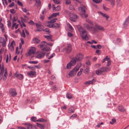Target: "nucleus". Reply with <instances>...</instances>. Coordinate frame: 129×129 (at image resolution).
Instances as JSON below:
<instances>
[{
  "mask_svg": "<svg viewBox=\"0 0 129 129\" xmlns=\"http://www.w3.org/2000/svg\"><path fill=\"white\" fill-rule=\"evenodd\" d=\"M35 24H36V26L37 27V28L43 27V26L41 24H39L36 23H35Z\"/></svg>",
  "mask_w": 129,
  "mask_h": 129,
  "instance_id": "nucleus-38",
  "label": "nucleus"
},
{
  "mask_svg": "<svg viewBox=\"0 0 129 129\" xmlns=\"http://www.w3.org/2000/svg\"><path fill=\"white\" fill-rule=\"evenodd\" d=\"M92 28H93L94 33H95L97 31V29L96 28H95L94 27H93Z\"/></svg>",
  "mask_w": 129,
  "mask_h": 129,
  "instance_id": "nucleus-60",
  "label": "nucleus"
},
{
  "mask_svg": "<svg viewBox=\"0 0 129 129\" xmlns=\"http://www.w3.org/2000/svg\"><path fill=\"white\" fill-rule=\"evenodd\" d=\"M16 23H13L12 26L11 27V29H14V27L16 25Z\"/></svg>",
  "mask_w": 129,
  "mask_h": 129,
  "instance_id": "nucleus-53",
  "label": "nucleus"
},
{
  "mask_svg": "<svg viewBox=\"0 0 129 129\" xmlns=\"http://www.w3.org/2000/svg\"><path fill=\"white\" fill-rule=\"evenodd\" d=\"M27 74L28 75H29L30 77H32L36 75V72L35 71H31L28 72Z\"/></svg>",
  "mask_w": 129,
  "mask_h": 129,
  "instance_id": "nucleus-13",
  "label": "nucleus"
},
{
  "mask_svg": "<svg viewBox=\"0 0 129 129\" xmlns=\"http://www.w3.org/2000/svg\"><path fill=\"white\" fill-rule=\"evenodd\" d=\"M68 26L69 27V28L71 29V31H73V29L72 26L70 24H69V26Z\"/></svg>",
  "mask_w": 129,
  "mask_h": 129,
  "instance_id": "nucleus-55",
  "label": "nucleus"
},
{
  "mask_svg": "<svg viewBox=\"0 0 129 129\" xmlns=\"http://www.w3.org/2000/svg\"><path fill=\"white\" fill-rule=\"evenodd\" d=\"M76 60L75 59V58L73 57L72 58V60H71L70 62L71 64L73 66L76 63Z\"/></svg>",
  "mask_w": 129,
  "mask_h": 129,
  "instance_id": "nucleus-16",
  "label": "nucleus"
},
{
  "mask_svg": "<svg viewBox=\"0 0 129 129\" xmlns=\"http://www.w3.org/2000/svg\"><path fill=\"white\" fill-rule=\"evenodd\" d=\"M49 35L44 36V37L47 39L49 41H50V40L53 38L52 36L50 34H48Z\"/></svg>",
  "mask_w": 129,
  "mask_h": 129,
  "instance_id": "nucleus-19",
  "label": "nucleus"
},
{
  "mask_svg": "<svg viewBox=\"0 0 129 129\" xmlns=\"http://www.w3.org/2000/svg\"><path fill=\"white\" fill-rule=\"evenodd\" d=\"M53 27L55 28H56L57 27H59V24L57 23H55L54 24H53Z\"/></svg>",
  "mask_w": 129,
  "mask_h": 129,
  "instance_id": "nucleus-30",
  "label": "nucleus"
},
{
  "mask_svg": "<svg viewBox=\"0 0 129 129\" xmlns=\"http://www.w3.org/2000/svg\"><path fill=\"white\" fill-rule=\"evenodd\" d=\"M24 124L28 129H37L36 126L30 123H25Z\"/></svg>",
  "mask_w": 129,
  "mask_h": 129,
  "instance_id": "nucleus-7",
  "label": "nucleus"
},
{
  "mask_svg": "<svg viewBox=\"0 0 129 129\" xmlns=\"http://www.w3.org/2000/svg\"><path fill=\"white\" fill-rule=\"evenodd\" d=\"M54 3L57 4H59L60 3L59 0H55V1H54Z\"/></svg>",
  "mask_w": 129,
  "mask_h": 129,
  "instance_id": "nucleus-62",
  "label": "nucleus"
},
{
  "mask_svg": "<svg viewBox=\"0 0 129 129\" xmlns=\"http://www.w3.org/2000/svg\"><path fill=\"white\" fill-rule=\"evenodd\" d=\"M17 21V19H16V17L15 16H14L13 18V23H14V22L16 21Z\"/></svg>",
  "mask_w": 129,
  "mask_h": 129,
  "instance_id": "nucleus-61",
  "label": "nucleus"
},
{
  "mask_svg": "<svg viewBox=\"0 0 129 129\" xmlns=\"http://www.w3.org/2000/svg\"><path fill=\"white\" fill-rule=\"evenodd\" d=\"M41 122H45L47 121V120L43 118H41Z\"/></svg>",
  "mask_w": 129,
  "mask_h": 129,
  "instance_id": "nucleus-54",
  "label": "nucleus"
},
{
  "mask_svg": "<svg viewBox=\"0 0 129 129\" xmlns=\"http://www.w3.org/2000/svg\"><path fill=\"white\" fill-rule=\"evenodd\" d=\"M89 71V68H87V67L86 69L84 70L83 71L84 72V73H88Z\"/></svg>",
  "mask_w": 129,
  "mask_h": 129,
  "instance_id": "nucleus-49",
  "label": "nucleus"
},
{
  "mask_svg": "<svg viewBox=\"0 0 129 129\" xmlns=\"http://www.w3.org/2000/svg\"><path fill=\"white\" fill-rule=\"evenodd\" d=\"M101 51L99 50H97L95 51V53L98 55H100L101 53Z\"/></svg>",
  "mask_w": 129,
  "mask_h": 129,
  "instance_id": "nucleus-43",
  "label": "nucleus"
},
{
  "mask_svg": "<svg viewBox=\"0 0 129 129\" xmlns=\"http://www.w3.org/2000/svg\"><path fill=\"white\" fill-rule=\"evenodd\" d=\"M85 26L86 27L87 29L89 30H90L93 27L90 26L88 24H85Z\"/></svg>",
  "mask_w": 129,
  "mask_h": 129,
  "instance_id": "nucleus-23",
  "label": "nucleus"
},
{
  "mask_svg": "<svg viewBox=\"0 0 129 129\" xmlns=\"http://www.w3.org/2000/svg\"><path fill=\"white\" fill-rule=\"evenodd\" d=\"M93 1L96 3H99L102 2V0H92Z\"/></svg>",
  "mask_w": 129,
  "mask_h": 129,
  "instance_id": "nucleus-37",
  "label": "nucleus"
},
{
  "mask_svg": "<svg viewBox=\"0 0 129 129\" xmlns=\"http://www.w3.org/2000/svg\"><path fill=\"white\" fill-rule=\"evenodd\" d=\"M21 9L24 12H25V13H27L26 11L27 10L25 8H22Z\"/></svg>",
  "mask_w": 129,
  "mask_h": 129,
  "instance_id": "nucleus-57",
  "label": "nucleus"
},
{
  "mask_svg": "<svg viewBox=\"0 0 129 129\" xmlns=\"http://www.w3.org/2000/svg\"><path fill=\"white\" fill-rule=\"evenodd\" d=\"M37 126L38 127H40L41 129H44L45 127V125H43L42 124L38 123H37Z\"/></svg>",
  "mask_w": 129,
  "mask_h": 129,
  "instance_id": "nucleus-22",
  "label": "nucleus"
},
{
  "mask_svg": "<svg viewBox=\"0 0 129 129\" xmlns=\"http://www.w3.org/2000/svg\"><path fill=\"white\" fill-rule=\"evenodd\" d=\"M103 7L104 9L106 11H107L109 9L108 8L106 7L104 5H103Z\"/></svg>",
  "mask_w": 129,
  "mask_h": 129,
  "instance_id": "nucleus-58",
  "label": "nucleus"
},
{
  "mask_svg": "<svg viewBox=\"0 0 129 129\" xmlns=\"http://www.w3.org/2000/svg\"><path fill=\"white\" fill-rule=\"evenodd\" d=\"M45 47L42 48V50H45L46 51H48L51 50V49H50V47H47V46Z\"/></svg>",
  "mask_w": 129,
  "mask_h": 129,
  "instance_id": "nucleus-24",
  "label": "nucleus"
},
{
  "mask_svg": "<svg viewBox=\"0 0 129 129\" xmlns=\"http://www.w3.org/2000/svg\"><path fill=\"white\" fill-rule=\"evenodd\" d=\"M8 27H11V22L10 20H9L8 21Z\"/></svg>",
  "mask_w": 129,
  "mask_h": 129,
  "instance_id": "nucleus-50",
  "label": "nucleus"
},
{
  "mask_svg": "<svg viewBox=\"0 0 129 129\" xmlns=\"http://www.w3.org/2000/svg\"><path fill=\"white\" fill-rule=\"evenodd\" d=\"M110 4L113 5H114V0H110Z\"/></svg>",
  "mask_w": 129,
  "mask_h": 129,
  "instance_id": "nucleus-47",
  "label": "nucleus"
},
{
  "mask_svg": "<svg viewBox=\"0 0 129 129\" xmlns=\"http://www.w3.org/2000/svg\"><path fill=\"white\" fill-rule=\"evenodd\" d=\"M36 51V49L35 47H32V48L30 49L28 52L29 55H30L31 54L35 53Z\"/></svg>",
  "mask_w": 129,
  "mask_h": 129,
  "instance_id": "nucleus-11",
  "label": "nucleus"
},
{
  "mask_svg": "<svg viewBox=\"0 0 129 129\" xmlns=\"http://www.w3.org/2000/svg\"><path fill=\"white\" fill-rule=\"evenodd\" d=\"M129 21V16L126 18L125 20L124 21L123 23V26L124 27H126Z\"/></svg>",
  "mask_w": 129,
  "mask_h": 129,
  "instance_id": "nucleus-12",
  "label": "nucleus"
},
{
  "mask_svg": "<svg viewBox=\"0 0 129 129\" xmlns=\"http://www.w3.org/2000/svg\"><path fill=\"white\" fill-rule=\"evenodd\" d=\"M28 63L30 64H36L38 62L37 61H29Z\"/></svg>",
  "mask_w": 129,
  "mask_h": 129,
  "instance_id": "nucleus-32",
  "label": "nucleus"
},
{
  "mask_svg": "<svg viewBox=\"0 0 129 129\" xmlns=\"http://www.w3.org/2000/svg\"><path fill=\"white\" fill-rule=\"evenodd\" d=\"M4 38L3 37L0 38V43H2L5 41Z\"/></svg>",
  "mask_w": 129,
  "mask_h": 129,
  "instance_id": "nucleus-41",
  "label": "nucleus"
},
{
  "mask_svg": "<svg viewBox=\"0 0 129 129\" xmlns=\"http://www.w3.org/2000/svg\"><path fill=\"white\" fill-rule=\"evenodd\" d=\"M110 70V68L105 67H102L97 70L96 71V73L98 75H100L101 74L105 72H107Z\"/></svg>",
  "mask_w": 129,
  "mask_h": 129,
  "instance_id": "nucleus-2",
  "label": "nucleus"
},
{
  "mask_svg": "<svg viewBox=\"0 0 129 129\" xmlns=\"http://www.w3.org/2000/svg\"><path fill=\"white\" fill-rule=\"evenodd\" d=\"M64 51H65L67 54L70 53L72 50L71 45L70 44H68L67 46L63 49Z\"/></svg>",
  "mask_w": 129,
  "mask_h": 129,
  "instance_id": "nucleus-5",
  "label": "nucleus"
},
{
  "mask_svg": "<svg viewBox=\"0 0 129 129\" xmlns=\"http://www.w3.org/2000/svg\"><path fill=\"white\" fill-rule=\"evenodd\" d=\"M2 44V46L3 47H5L6 46V43L5 41L4 42H3Z\"/></svg>",
  "mask_w": 129,
  "mask_h": 129,
  "instance_id": "nucleus-59",
  "label": "nucleus"
},
{
  "mask_svg": "<svg viewBox=\"0 0 129 129\" xmlns=\"http://www.w3.org/2000/svg\"><path fill=\"white\" fill-rule=\"evenodd\" d=\"M121 41L120 39L118 38L117 40L116 41V43L119 44H121Z\"/></svg>",
  "mask_w": 129,
  "mask_h": 129,
  "instance_id": "nucleus-29",
  "label": "nucleus"
},
{
  "mask_svg": "<svg viewBox=\"0 0 129 129\" xmlns=\"http://www.w3.org/2000/svg\"><path fill=\"white\" fill-rule=\"evenodd\" d=\"M95 26L96 29H99L101 31H103L105 30V29L102 26H100L97 24H96Z\"/></svg>",
  "mask_w": 129,
  "mask_h": 129,
  "instance_id": "nucleus-10",
  "label": "nucleus"
},
{
  "mask_svg": "<svg viewBox=\"0 0 129 129\" xmlns=\"http://www.w3.org/2000/svg\"><path fill=\"white\" fill-rule=\"evenodd\" d=\"M65 3L66 5H69L70 4L71 2L70 0H65Z\"/></svg>",
  "mask_w": 129,
  "mask_h": 129,
  "instance_id": "nucleus-36",
  "label": "nucleus"
},
{
  "mask_svg": "<svg viewBox=\"0 0 129 129\" xmlns=\"http://www.w3.org/2000/svg\"><path fill=\"white\" fill-rule=\"evenodd\" d=\"M16 77L20 80H21L23 78V75L20 74H17L16 75Z\"/></svg>",
  "mask_w": 129,
  "mask_h": 129,
  "instance_id": "nucleus-20",
  "label": "nucleus"
},
{
  "mask_svg": "<svg viewBox=\"0 0 129 129\" xmlns=\"http://www.w3.org/2000/svg\"><path fill=\"white\" fill-rule=\"evenodd\" d=\"M78 17L77 16L76 14H73L72 16H71L70 17V19L74 22L76 21V20Z\"/></svg>",
  "mask_w": 129,
  "mask_h": 129,
  "instance_id": "nucleus-9",
  "label": "nucleus"
},
{
  "mask_svg": "<svg viewBox=\"0 0 129 129\" xmlns=\"http://www.w3.org/2000/svg\"><path fill=\"white\" fill-rule=\"evenodd\" d=\"M69 9L71 10H73L74 9V7L72 5H70L69 6Z\"/></svg>",
  "mask_w": 129,
  "mask_h": 129,
  "instance_id": "nucleus-44",
  "label": "nucleus"
},
{
  "mask_svg": "<svg viewBox=\"0 0 129 129\" xmlns=\"http://www.w3.org/2000/svg\"><path fill=\"white\" fill-rule=\"evenodd\" d=\"M81 10L82 12H84V13H82V17H84L85 18L87 17L88 16V15L87 14L85 13L86 12L85 9L83 8L82 7L81 8Z\"/></svg>",
  "mask_w": 129,
  "mask_h": 129,
  "instance_id": "nucleus-14",
  "label": "nucleus"
},
{
  "mask_svg": "<svg viewBox=\"0 0 129 129\" xmlns=\"http://www.w3.org/2000/svg\"><path fill=\"white\" fill-rule=\"evenodd\" d=\"M80 67L79 66H76L72 71H70L68 75L70 77H73L76 74L77 72L79 70Z\"/></svg>",
  "mask_w": 129,
  "mask_h": 129,
  "instance_id": "nucleus-3",
  "label": "nucleus"
},
{
  "mask_svg": "<svg viewBox=\"0 0 129 129\" xmlns=\"http://www.w3.org/2000/svg\"><path fill=\"white\" fill-rule=\"evenodd\" d=\"M21 35L24 38H25V34L23 29L22 30V33L21 34Z\"/></svg>",
  "mask_w": 129,
  "mask_h": 129,
  "instance_id": "nucleus-35",
  "label": "nucleus"
},
{
  "mask_svg": "<svg viewBox=\"0 0 129 129\" xmlns=\"http://www.w3.org/2000/svg\"><path fill=\"white\" fill-rule=\"evenodd\" d=\"M74 112V109L73 108H70L69 110V113H73Z\"/></svg>",
  "mask_w": 129,
  "mask_h": 129,
  "instance_id": "nucleus-31",
  "label": "nucleus"
},
{
  "mask_svg": "<svg viewBox=\"0 0 129 129\" xmlns=\"http://www.w3.org/2000/svg\"><path fill=\"white\" fill-rule=\"evenodd\" d=\"M55 78V77L53 75L51 76L50 77V79L52 80H53Z\"/></svg>",
  "mask_w": 129,
  "mask_h": 129,
  "instance_id": "nucleus-64",
  "label": "nucleus"
},
{
  "mask_svg": "<svg viewBox=\"0 0 129 129\" xmlns=\"http://www.w3.org/2000/svg\"><path fill=\"white\" fill-rule=\"evenodd\" d=\"M10 49L12 51L14 50V46H10Z\"/></svg>",
  "mask_w": 129,
  "mask_h": 129,
  "instance_id": "nucleus-63",
  "label": "nucleus"
},
{
  "mask_svg": "<svg viewBox=\"0 0 129 129\" xmlns=\"http://www.w3.org/2000/svg\"><path fill=\"white\" fill-rule=\"evenodd\" d=\"M118 110L121 112H124L125 111L124 107L122 106H119L118 108Z\"/></svg>",
  "mask_w": 129,
  "mask_h": 129,
  "instance_id": "nucleus-25",
  "label": "nucleus"
},
{
  "mask_svg": "<svg viewBox=\"0 0 129 129\" xmlns=\"http://www.w3.org/2000/svg\"><path fill=\"white\" fill-rule=\"evenodd\" d=\"M14 5V3L13 2H12L11 4L9 6V7H12Z\"/></svg>",
  "mask_w": 129,
  "mask_h": 129,
  "instance_id": "nucleus-51",
  "label": "nucleus"
},
{
  "mask_svg": "<svg viewBox=\"0 0 129 129\" xmlns=\"http://www.w3.org/2000/svg\"><path fill=\"white\" fill-rule=\"evenodd\" d=\"M59 15V13H54L52 14V16H53V17H56L57 15Z\"/></svg>",
  "mask_w": 129,
  "mask_h": 129,
  "instance_id": "nucleus-40",
  "label": "nucleus"
},
{
  "mask_svg": "<svg viewBox=\"0 0 129 129\" xmlns=\"http://www.w3.org/2000/svg\"><path fill=\"white\" fill-rule=\"evenodd\" d=\"M67 34L69 37H71L73 35V34L70 32H68Z\"/></svg>",
  "mask_w": 129,
  "mask_h": 129,
  "instance_id": "nucleus-48",
  "label": "nucleus"
},
{
  "mask_svg": "<svg viewBox=\"0 0 129 129\" xmlns=\"http://www.w3.org/2000/svg\"><path fill=\"white\" fill-rule=\"evenodd\" d=\"M67 98L69 99H70L72 98V96L70 93H67L66 95Z\"/></svg>",
  "mask_w": 129,
  "mask_h": 129,
  "instance_id": "nucleus-28",
  "label": "nucleus"
},
{
  "mask_svg": "<svg viewBox=\"0 0 129 129\" xmlns=\"http://www.w3.org/2000/svg\"><path fill=\"white\" fill-rule=\"evenodd\" d=\"M54 5H53V9L54 12L58 11L60 10V6H57L56 7H54Z\"/></svg>",
  "mask_w": 129,
  "mask_h": 129,
  "instance_id": "nucleus-15",
  "label": "nucleus"
},
{
  "mask_svg": "<svg viewBox=\"0 0 129 129\" xmlns=\"http://www.w3.org/2000/svg\"><path fill=\"white\" fill-rule=\"evenodd\" d=\"M83 57L84 56L83 55L79 52L76 54L75 58L77 61H79L82 60Z\"/></svg>",
  "mask_w": 129,
  "mask_h": 129,
  "instance_id": "nucleus-4",
  "label": "nucleus"
},
{
  "mask_svg": "<svg viewBox=\"0 0 129 129\" xmlns=\"http://www.w3.org/2000/svg\"><path fill=\"white\" fill-rule=\"evenodd\" d=\"M8 76V73H6V72H5V73L4 75V76H3V80L5 81L7 79V77Z\"/></svg>",
  "mask_w": 129,
  "mask_h": 129,
  "instance_id": "nucleus-26",
  "label": "nucleus"
},
{
  "mask_svg": "<svg viewBox=\"0 0 129 129\" xmlns=\"http://www.w3.org/2000/svg\"><path fill=\"white\" fill-rule=\"evenodd\" d=\"M45 53L44 52H42L40 54H38L36 56V58H40L43 57L45 55Z\"/></svg>",
  "mask_w": 129,
  "mask_h": 129,
  "instance_id": "nucleus-18",
  "label": "nucleus"
},
{
  "mask_svg": "<svg viewBox=\"0 0 129 129\" xmlns=\"http://www.w3.org/2000/svg\"><path fill=\"white\" fill-rule=\"evenodd\" d=\"M42 30L43 31L49 33H50L51 32V31L49 30V29L48 28H46L45 29H42Z\"/></svg>",
  "mask_w": 129,
  "mask_h": 129,
  "instance_id": "nucleus-34",
  "label": "nucleus"
},
{
  "mask_svg": "<svg viewBox=\"0 0 129 129\" xmlns=\"http://www.w3.org/2000/svg\"><path fill=\"white\" fill-rule=\"evenodd\" d=\"M106 61H107V64L106 66L107 67H108L111 64V62L110 58L108 57L107 56H106L103 59L102 61V63H104Z\"/></svg>",
  "mask_w": 129,
  "mask_h": 129,
  "instance_id": "nucleus-6",
  "label": "nucleus"
},
{
  "mask_svg": "<svg viewBox=\"0 0 129 129\" xmlns=\"http://www.w3.org/2000/svg\"><path fill=\"white\" fill-rule=\"evenodd\" d=\"M10 11V12L13 14H14L16 12L15 10L14 9H11Z\"/></svg>",
  "mask_w": 129,
  "mask_h": 129,
  "instance_id": "nucleus-42",
  "label": "nucleus"
},
{
  "mask_svg": "<svg viewBox=\"0 0 129 129\" xmlns=\"http://www.w3.org/2000/svg\"><path fill=\"white\" fill-rule=\"evenodd\" d=\"M17 3L18 4L19 6H23V4L21 2L19 1H18L17 2Z\"/></svg>",
  "mask_w": 129,
  "mask_h": 129,
  "instance_id": "nucleus-46",
  "label": "nucleus"
},
{
  "mask_svg": "<svg viewBox=\"0 0 129 129\" xmlns=\"http://www.w3.org/2000/svg\"><path fill=\"white\" fill-rule=\"evenodd\" d=\"M33 41L34 43L38 44L40 42V40L37 38H35L33 39Z\"/></svg>",
  "mask_w": 129,
  "mask_h": 129,
  "instance_id": "nucleus-17",
  "label": "nucleus"
},
{
  "mask_svg": "<svg viewBox=\"0 0 129 129\" xmlns=\"http://www.w3.org/2000/svg\"><path fill=\"white\" fill-rule=\"evenodd\" d=\"M41 44L39 45L41 48H42L44 47L47 46V45H45L44 43H42V42H41Z\"/></svg>",
  "mask_w": 129,
  "mask_h": 129,
  "instance_id": "nucleus-33",
  "label": "nucleus"
},
{
  "mask_svg": "<svg viewBox=\"0 0 129 129\" xmlns=\"http://www.w3.org/2000/svg\"><path fill=\"white\" fill-rule=\"evenodd\" d=\"M73 66V65L70 62H69V63L67 64L66 68L67 69H70L71 68V67Z\"/></svg>",
  "mask_w": 129,
  "mask_h": 129,
  "instance_id": "nucleus-27",
  "label": "nucleus"
},
{
  "mask_svg": "<svg viewBox=\"0 0 129 129\" xmlns=\"http://www.w3.org/2000/svg\"><path fill=\"white\" fill-rule=\"evenodd\" d=\"M99 13L103 17H105L107 20L109 18V17L106 14H104L101 12H99Z\"/></svg>",
  "mask_w": 129,
  "mask_h": 129,
  "instance_id": "nucleus-21",
  "label": "nucleus"
},
{
  "mask_svg": "<svg viewBox=\"0 0 129 129\" xmlns=\"http://www.w3.org/2000/svg\"><path fill=\"white\" fill-rule=\"evenodd\" d=\"M9 60V56L8 54L7 55L6 59V63H8Z\"/></svg>",
  "mask_w": 129,
  "mask_h": 129,
  "instance_id": "nucleus-56",
  "label": "nucleus"
},
{
  "mask_svg": "<svg viewBox=\"0 0 129 129\" xmlns=\"http://www.w3.org/2000/svg\"><path fill=\"white\" fill-rule=\"evenodd\" d=\"M30 25H33L34 24V21L32 20H30V21L28 22Z\"/></svg>",
  "mask_w": 129,
  "mask_h": 129,
  "instance_id": "nucleus-52",
  "label": "nucleus"
},
{
  "mask_svg": "<svg viewBox=\"0 0 129 129\" xmlns=\"http://www.w3.org/2000/svg\"><path fill=\"white\" fill-rule=\"evenodd\" d=\"M76 27L79 31L82 34L81 36L82 39L86 41L88 40L89 38L88 37L87 32L86 31L84 30L82 27L79 25H76Z\"/></svg>",
  "mask_w": 129,
  "mask_h": 129,
  "instance_id": "nucleus-1",
  "label": "nucleus"
},
{
  "mask_svg": "<svg viewBox=\"0 0 129 129\" xmlns=\"http://www.w3.org/2000/svg\"><path fill=\"white\" fill-rule=\"evenodd\" d=\"M36 119L37 118L36 117L33 116L31 118V120L34 122L36 120Z\"/></svg>",
  "mask_w": 129,
  "mask_h": 129,
  "instance_id": "nucleus-45",
  "label": "nucleus"
},
{
  "mask_svg": "<svg viewBox=\"0 0 129 129\" xmlns=\"http://www.w3.org/2000/svg\"><path fill=\"white\" fill-rule=\"evenodd\" d=\"M9 93L12 96H15L17 94L16 90L14 89L11 88L9 90Z\"/></svg>",
  "mask_w": 129,
  "mask_h": 129,
  "instance_id": "nucleus-8",
  "label": "nucleus"
},
{
  "mask_svg": "<svg viewBox=\"0 0 129 129\" xmlns=\"http://www.w3.org/2000/svg\"><path fill=\"white\" fill-rule=\"evenodd\" d=\"M77 115L76 114H73L72 115L70 116V118H74L77 117Z\"/></svg>",
  "mask_w": 129,
  "mask_h": 129,
  "instance_id": "nucleus-39",
  "label": "nucleus"
}]
</instances>
